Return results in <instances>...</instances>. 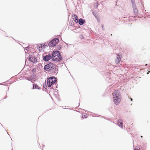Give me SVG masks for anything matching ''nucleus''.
<instances>
[{
	"label": "nucleus",
	"instance_id": "nucleus-1",
	"mask_svg": "<svg viewBox=\"0 0 150 150\" xmlns=\"http://www.w3.org/2000/svg\"><path fill=\"white\" fill-rule=\"evenodd\" d=\"M52 59L53 60L58 62L61 61L62 58L59 52L54 51L53 52Z\"/></svg>",
	"mask_w": 150,
	"mask_h": 150
},
{
	"label": "nucleus",
	"instance_id": "nucleus-2",
	"mask_svg": "<svg viewBox=\"0 0 150 150\" xmlns=\"http://www.w3.org/2000/svg\"><path fill=\"white\" fill-rule=\"evenodd\" d=\"M57 80L54 77H50L47 79V84L49 87H50L52 86L55 85Z\"/></svg>",
	"mask_w": 150,
	"mask_h": 150
},
{
	"label": "nucleus",
	"instance_id": "nucleus-3",
	"mask_svg": "<svg viewBox=\"0 0 150 150\" xmlns=\"http://www.w3.org/2000/svg\"><path fill=\"white\" fill-rule=\"evenodd\" d=\"M59 40L57 38H54L49 43V45L51 47L55 46L59 42Z\"/></svg>",
	"mask_w": 150,
	"mask_h": 150
},
{
	"label": "nucleus",
	"instance_id": "nucleus-4",
	"mask_svg": "<svg viewBox=\"0 0 150 150\" xmlns=\"http://www.w3.org/2000/svg\"><path fill=\"white\" fill-rule=\"evenodd\" d=\"M54 64L51 63L45 65L44 67V69L46 71L54 69L55 67Z\"/></svg>",
	"mask_w": 150,
	"mask_h": 150
},
{
	"label": "nucleus",
	"instance_id": "nucleus-5",
	"mask_svg": "<svg viewBox=\"0 0 150 150\" xmlns=\"http://www.w3.org/2000/svg\"><path fill=\"white\" fill-rule=\"evenodd\" d=\"M112 96L113 98L117 97L120 98L121 97L120 95V91L117 90H115L112 93Z\"/></svg>",
	"mask_w": 150,
	"mask_h": 150
},
{
	"label": "nucleus",
	"instance_id": "nucleus-6",
	"mask_svg": "<svg viewBox=\"0 0 150 150\" xmlns=\"http://www.w3.org/2000/svg\"><path fill=\"white\" fill-rule=\"evenodd\" d=\"M121 97L117 98L116 97L115 98H113V101L115 104L116 105H118L121 101Z\"/></svg>",
	"mask_w": 150,
	"mask_h": 150
},
{
	"label": "nucleus",
	"instance_id": "nucleus-7",
	"mask_svg": "<svg viewBox=\"0 0 150 150\" xmlns=\"http://www.w3.org/2000/svg\"><path fill=\"white\" fill-rule=\"evenodd\" d=\"M29 60L33 63H35L37 62L36 58L33 56H29Z\"/></svg>",
	"mask_w": 150,
	"mask_h": 150
},
{
	"label": "nucleus",
	"instance_id": "nucleus-8",
	"mask_svg": "<svg viewBox=\"0 0 150 150\" xmlns=\"http://www.w3.org/2000/svg\"><path fill=\"white\" fill-rule=\"evenodd\" d=\"M52 58L50 54H48L46 56H43V60L45 61H47Z\"/></svg>",
	"mask_w": 150,
	"mask_h": 150
},
{
	"label": "nucleus",
	"instance_id": "nucleus-9",
	"mask_svg": "<svg viewBox=\"0 0 150 150\" xmlns=\"http://www.w3.org/2000/svg\"><path fill=\"white\" fill-rule=\"evenodd\" d=\"M117 125L121 128H123V123L122 120L121 119H119L118 120L117 122Z\"/></svg>",
	"mask_w": 150,
	"mask_h": 150
},
{
	"label": "nucleus",
	"instance_id": "nucleus-10",
	"mask_svg": "<svg viewBox=\"0 0 150 150\" xmlns=\"http://www.w3.org/2000/svg\"><path fill=\"white\" fill-rule=\"evenodd\" d=\"M73 18L74 21L76 22L77 23L78 22V18L76 15H74L72 16Z\"/></svg>",
	"mask_w": 150,
	"mask_h": 150
},
{
	"label": "nucleus",
	"instance_id": "nucleus-11",
	"mask_svg": "<svg viewBox=\"0 0 150 150\" xmlns=\"http://www.w3.org/2000/svg\"><path fill=\"white\" fill-rule=\"evenodd\" d=\"M121 57L119 55L117 54V59L115 61V62L117 64L119 63L121 60Z\"/></svg>",
	"mask_w": 150,
	"mask_h": 150
},
{
	"label": "nucleus",
	"instance_id": "nucleus-12",
	"mask_svg": "<svg viewBox=\"0 0 150 150\" xmlns=\"http://www.w3.org/2000/svg\"><path fill=\"white\" fill-rule=\"evenodd\" d=\"M85 22V21L82 19H80L79 21V23L80 25H82Z\"/></svg>",
	"mask_w": 150,
	"mask_h": 150
},
{
	"label": "nucleus",
	"instance_id": "nucleus-13",
	"mask_svg": "<svg viewBox=\"0 0 150 150\" xmlns=\"http://www.w3.org/2000/svg\"><path fill=\"white\" fill-rule=\"evenodd\" d=\"M33 89H40V88L36 84L34 83L33 84Z\"/></svg>",
	"mask_w": 150,
	"mask_h": 150
},
{
	"label": "nucleus",
	"instance_id": "nucleus-14",
	"mask_svg": "<svg viewBox=\"0 0 150 150\" xmlns=\"http://www.w3.org/2000/svg\"><path fill=\"white\" fill-rule=\"evenodd\" d=\"M134 150H140V148L139 147L137 146L135 148Z\"/></svg>",
	"mask_w": 150,
	"mask_h": 150
},
{
	"label": "nucleus",
	"instance_id": "nucleus-15",
	"mask_svg": "<svg viewBox=\"0 0 150 150\" xmlns=\"http://www.w3.org/2000/svg\"><path fill=\"white\" fill-rule=\"evenodd\" d=\"M82 117L83 118H86V116L84 115V114H82Z\"/></svg>",
	"mask_w": 150,
	"mask_h": 150
},
{
	"label": "nucleus",
	"instance_id": "nucleus-16",
	"mask_svg": "<svg viewBox=\"0 0 150 150\" xmlns=\"http://www.w3.org/2000/svg\"><path fill=\"white\" fill-rule=\"evenodd\" d=\"M131 101H132V98H131Z\"/></svg>",
	"mask_w": 150,
	"mask_h": 150
},
{
	"label": "nucleus",
	"instance_id": "nucleus-17",
	"mask_svg": "<svg viewBox=\"0 0 150 150\" xmlns=\"http://www.w3.org/2000/svg\"><path fill=\"white\" fill-rule=\"evenodd\" d=\"M141 137L142 138V136H141Z\"/></svg>",
	"mask_w": 150,
	"mask_h": 150
}]
</instances>
